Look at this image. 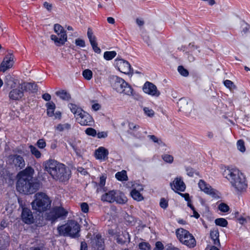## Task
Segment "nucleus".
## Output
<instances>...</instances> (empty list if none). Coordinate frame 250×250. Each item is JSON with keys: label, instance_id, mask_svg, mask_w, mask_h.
I'll list each match as a JSON object with an SVG mask.
<instances>
[{"label": "nucleus", "instance_id": "obj_1", "mask_svg": "<svg viewBox=\"0 0 250 250\" xmlns=\"http://www.w3.org/2000/svg\"><path fill=\"white\" fill-rule=\"evenodd\" d=\"M34 169L28 167L17 175V190L24 194H31L40 188V183L33 178Z\"/></svg>", "mask_w": 250, "mask_h": 250}, {"label": "nucleus", "instance_id": "obj_2", "mask_svg": "<svg viewBox=\"0 0 250 250\" xmlns=\"http://www.w3.org/2000/svg\"><path fill=\"white\" fill-rule=\"evenodd\" d=\"M44 170L55 181L63 182L67 181L70 171L63 164L53 159H49L43 163Z\"/></svg>", "mask_w": 250, "mask_h": 250}, {"label": "nucleus", "instance_id": "obj_3", "mask_svg": "<svg viewBox=\"0 0 250 250\" xmlns=\"http://www.w3.org/2000/svg\"><path fill=\"white\" fill-rule=\"evenodd\" d=\"M226 178L238 193L246 190L248 183L246 176L237 168H228L225 171Z\"/></svg>", "mask_w": 250, "mask_h": 250}, {"label": "nucleus", "instance_id": "obj_4", "mask_svg": "<svg viewBox=\"0 0 250 250\" xmlns=\"http://www.w3.org/2000/svg\"><path fill=\"white\" fill-rule=\"evenodd\" d=\"M34 198L31 203L33 210L41 212L50 208L51 200L45 193L38 192L34 195Z\"/></svg>", "mask_w": 250, "mask_h": 250}, {"label": "nucleus", "instance_id": "obj_5", "mask_svg": "<svg viewBox=\"0 0 250 250\" xmlns=\"http://www.w3.org/2000/svg\"><path fill=\"white\" fill-rule=\"evenodd\" d=\"M57 230L60 235L78 237L80 236V226L76 221L71 220L58 227Z\"/></svg>", "mask_w": 250, "mask_h": 250}, {"label": "nucleus", "instance_id": "obj_6", "mask_svg": "<svg viewBox=\"0 0 250 250\" xmlns=\"http://www.w3.org/2000/svg\"><path fill=\"white\" fill-rule=\"evenodd\" d=\"M176 235L179 241L189 248L196 246V241L193 236L188 231L183 228H179L176 230Z\"/></svg>", "mask_w": 250, "mask_h": 250}, {"label": "nucleus", "instance_id": "obj_7", "mask_svg": "<svg viewBox=\"0 0 250 250\" xmlns=\"http://www.w3.org/2000/svg\"><path fill=\"white\" fill-rule=\"evenodd\" d=\"M55 34L51 36V39L57 46L63 45L67 41V35L64 28L59 24H55L54 27Z\"/></svg>", "mask_w": 250, "mask_h": 250}, {"label": "nucleus", "instance_id": "obj_8", "mask_svg": "<svg viewBox=\"0 0 250 250\" xmlns=\"http://www.w3.org/2000/svg\"><path fill=\"white\" fill-rule=\"evenodd\" d=\"M114 86L118 92L127 95H132L133 89L125 81L120 78L116 77Z\"/></svg>", "mask_w": 250, "mask_h": 250}, {"label": "nucleus", "instance_id": "obj_9", "mask_svg": "<svg viewBox=\"0 0 250 250\" xmlns=\"http://www.w3.org/2000/svg\"><path fill=\"white\" fill-rule=\"evenodd\" d=\"M9 164L16 168L21 169L25 167V164L23 158L18 155H10L8 158Z\"/></svg>", "mask_w": 250, "mask_h": 250}, {"label": "nucleus", "instance_id": "obj_10", "mask_svg": "<svg viewBox=\"0 0 250 250\" xmlns=\"http://www.w3.org/2000/svg\"><path fill=\"white\" fill-rule=\"evenodd\" d=\"M14 64V56L12 53H9L4 58L0 64V71L4 72L11 68Z\"/></svg>", "mask_w": 250, "mask_h": 250}, {"label": "nucleus", "instance_id": "obj_11", "mask_svg": "<svg viewBox=\"0 0 250 250\" xmlns=\"http://www.w3.org/2000/svg\"><path fill=\"white\" fill-rule=\"evenodd\" d=\"M67 214V211L63 208L61 207L56 208L50 212L47 216V218L48 220L54 221L60 217L66 216Z\"/></svg>", "mask_w": 250, "mask_h": 250}, {"label": "nucleus", "instance_id": "obj_12", "mask_svg": "<svg viewBox=\"0 0 250 250\" xmlns=\"http://www.w3.org/2000/svg\"><path fill=\"white\" fill-rule=\"evenodd\" d=\"M144 92L152 96L158 97L160 95V91L153 83L146 82L143 87Z\"/></svg>", "mask_w": 250, "mask_h": 250}, {"label": "nucleus", "instance_id": "obj_13", "mask_svg": "<svg viewBox=\"0 0 250 250\" xmlns=\"http://www.w3.org/2000/svg\"><path fill=\"white\" fill-rule=\"evenodd\" d=\"M76 118L82 125H91L93 123L92 117L83 110L81 114L76 115Z\"/></svg>", "mask_w": 250, "mask_h": 250}, {"label": "nucleus", "instance_id": "obj_14", "mask_svg": "<svg viewBox=\"0 0 250 250\" xmlns=\"http://www.w3.org/2000/svg\"><path fill=\"white\" fill-rule=\"evenodd\" d=\"M115 61L120 71L125 74H129L131 72L130 65L127 62L122 59H116Z\"/></svg>", "mask_w": 250, "mask_h": 250}, {"label": "nucleus", "instance_id": "obj_15", "mask_svg": "<svg viewBox=\"0 0 250 250\" xmlns=\"http://www.w3.org/2000/svg\"><path fill=\"white\" fill-rule=\"evenodd\" d=\"M108 155V150L103 146L99 147L95 150L94 153L96 158L100 160H105L107 159Z\"/></svg>", "mask_w": 250, "mask_h": 250}, {"label": "nucleus", "instance_id": "obj_16", "mask_svg": "<svg viewBox=\"0 0 250 250\" xmlns=\"http://www.w3.org/2000/svg\"><path fill=\"white\" fill-rule=\"evenodd\" d=\"M46 105L47 107V113L49 116H54L55 119H61V113L60 111L56 112L55 113H54L56 106L54 103L52 102L47 103Z\"/></svg>", "mask_w": 250, "mask_h": 250}, {"label": "nucleus", "instance_id": "obj_17", "mask_svg": "<svg viewBox=\"0 0 250 250\" xmlns=\"http://www.w3.org/2000/svg\"><path fill=\"white\" fill-rule=\"evenodd\" d=\"M172 189L174 191H184L186 189V185L181 178H176L171 184Z\"/></svg>", "mask_w": 250, "mask_h": 250}, {"label": "nucleus", "instance_id": "obj_18", "mask_svg": "<svg viewBox=\"0 0 250 250\" xmlns=\"http://www.w3.org/2000/svg\"><path fill=\"white\" fill-rule=\"evenodd\" d=\"M23 89L20 88V84L17 88L12 90L9 93V98L13 100H19L23 96Z\"/></svg>", "mask_w": 250, "mask_h": 250}, {"label": "nucleus", "instance_id": "obj_19", "mask_svg": "<svg viewBox=\"0 0 250 250\" xmlns=\"http://www.w3.org/2000/svg\"><path fill=\"white\" fill-rule=\"evenodd\" d=\"M22 221L26 224H31L33 222V216L29 209L24 208L22 210L21 214Z\"/></svg>", "mask_w": 250, "mask_h": 250}, {"label": "nucleus", "instance_id": "obj_20", "mask_svg": "<svg viewBox=\"0 0 250 250\" xmlns=\"http://www.w3.org/2000/svg\"><path fill=\"white\" fill-rule=\"evenodd\" d=\"M87 36L94 51L96 53H100L101 49L98 47V45L96 41V37L93 36L92 31L90 28H88L87 31Z\"/></svg>", "mask_w": 250, "mask_h": 250}, {"label": "nucleus", "instance_id": "obj_21", "mask_svg": "<svg viewBox=\"0 0 250 250\" xmlns=\"http://www.w3.org/2000/svg\"><path fill=\"white\" fill-rule=\"evenodd\" d=\"M116 195V192L115 190H110L102 195L101 196V200L103 202L113 203L115 200Z\"/></svg>", "mask_w": 250, "mask_h": 250}, {"label": "nucleus", "instance_id": "obj_22", "mask_svg": "<svg viewBox=\"0 0 250 250\" xmlns=\"http://www.w3.org/2000/svg\"><path fill=\"white\" fill-rule=\"evenodd\" d=\"M198 185L201 190L204 192L210 195L215 194L214 189L209 185H207L203 180H200Z\"/></svg>", "mask_w": 250, "mask_h": 250}, {"label": "nucleus", "instance_id": "obj_23", "mask_svg": "<svg viewBox=\"0 0 250 250\" xmlns=\"http://www.w3.org/2000/svg\"><path fill=\"white\" fill-rule=\"evenodd\" d=\"M20 88L23 91H30L32 92L37 90V86L36 84L31 83H24L20 84Z\"/></svg>", "mask_w": 250, "mask_h": 250}, {"label": "nucleus", "instance_id": "obj_24", "mask_svg": "<svg viewBox=\"0 0 250 250\" xmlns=\"http://www.w3.org/2000/svg\"><path fill=\"white\" fill-rule=\"evenodd\" d=\"M210 237L212 240L214 245L217 246H220V243L219 239V233L217 229L214 228L210 231Z\"/></svg>", "mask_w": 250, "mask_h": 250}, {"label": "nucleus", "instance_id": "obj_25", "mask_svg": "<svg viewBox=\"0 0 250 250\" xmlns=\"http://www.w3.org/2000/svg\"><path fill=\"white\" fill-rule=\"evenodd\" d=\"M117 242L121 244L130 242V236L127 232L125 231L119 234L117 238Z\"/></svg>", "mask_w": 250, "mask_h": 250}, {"label": "nucleus", "instance_id": "obj_26", "mask_svg": "<svg viewBox=\"0 0 250 250\" xmlns=\"http://www.w3.org/2000/svg\"><path fill=\"white\" fill-rule=\"evenodd\" d=\"M4 83L7 86L10 88H14L16 86V80L10 75L5 77Z\"/></svg>", "mask_w": 250, "mask_h": 250}, {"label": "nucleus", "instance_id": "obj_27", "mask_svg": "<svg viewBox=\"0 0 250 250\" xmlns=\"http://www.w3.org/2000/svg\"><path fill=\"white\" fill-rule=\"evenodd\" d=\"M127 199L123 193L121 192H120L118 193H116L115 202L117 203L124 204L127 202Z\"/></svg>", "mask_w": 250, "mask_h": 250}, {"label": "nucleus", "instance_id": "obj_28", "mask_svg": "<svg viewBox=\"0 0 250 250\" xmlns=\"http://www.w3.org/2000/svg\"><path fill=\"white\" fill-rule=\"evenodd\" d=\"M69 107L71 112L75 115V117L76 115H80V114L82 113L83 110L74 104H69Z\"/></svg>", "mask_w": 250, "mask_h": 250}, {"label": "nucleus", "instance_id": "obj_29", "mask_svg": "<svg viewBox=\"0 0 250 250\" xmlns=\"http://www.w3.org/2000/svg\"><path fill=\"white\" fill-rule=\"evenodd\" d=\"M55 128L56 129L60 132L69 130L71 128V125L68 123H65L64 124H60L58 125Z\"/></svg>", "mask_w": 250, "mask_h": 250}, {"label": "nucleus", "instance_id": "obj_30", "mask_svg": "<svg viewBox=\"0 0 250 250\" xmlns=\"http://www.w3.org/2000/svg\"><path fill=\"white\" fill-rule=\"evenodd\" d=\"M56 94L64 100H68L70 99V94L63 90L56 92Z\"/></svg>", "mask_w": 250, "mask_h": 250}, {"label": "nucleus", "instance_id": "obj_31", "mask_svg": "<svg viewBox=\"0 0 250 250\" xmlns=\"http://www.w3.org/2000/svg\"><path fill=\"white\" fill-rule=\"evenodd\" d=\"M106 179V176L104 175H103L100 177V182L98 184L99 188H98L97 189L98 192L101 191L102 188L103 189L104 191H105V188H104V187L105 185Z\"/></svg>", "mask_w": 250, "mask_h": 250}, {"label": "nucleus", "instance_id": "obj_32", "mask_svg": "<svg viewBox=\"0 0 250 250\" xmlns=\"http://www.w3.org/2000/svg\"><path fill=\"white\" fill-rule=\"evenodd\" d=\"M116 178L119 181H126L127 180V176L125 170H122L121 172H118L116 174Z\"/></svg>", "mask_w": 250, "mask_h": 250}, {"label": "nucleus", "instance_id": "obj_33", "mask_svg": "<svg viewBox=\"0 0 250 250\" xmlns=\"http://www.w3.org/2000/svg\"><path fill=\"white\" fill-rule=\"evenodd\" d=\"M131 195L134 199L139 201L143 199L142 194L136 189H133L131 191Z\"/></svg>", "mask_w": 250, "mask_h": 250}, {"label": "nucleus", "instance_id": "obj_34", "mask_svg": "<svg viewBox=\"0 0 250 250\" xmlns=\"http://www.w3.org/2000/svg\"><path fill=\"white\" fill-rule=\"evenodd\" d=\"M116 55L115 51H106L104 53V57L106 60H110L114 58Z\"/></svg>", "mask_w": 250, "mask_h": 250}, {"label": "nucleus", "instance_id": "obj_35", "mask_svg": "<svg viewBox=\"0 0 250 250\" xmlns=\"http://www.w3.org/2000/svg\"><path fill=\"white\" fill-rule=\"evenodd\" d=\"M215 223L216 225L222 227H226L228 225V221L224 218H217L215 220Z\"/></svg>", "mask_w": 250, "mask_h": 250}, {"label": "nucleus", "instance_id": "obj_36", "mask_svg": "<svg viewBox=\"0 0 250 250\" xmlns=\"http://www.w3.org/2000/svg\"><path fill=\"white\" fill-rule=\"evenodd\" d=\"M83 76L87 80H90L92 78L93 73L90 69H85L83 72Z\"/></svg>", "mask_w": 250, "mask_h": 250}, {"label": "nucleus", "instance_id": "obj_37", "mask_svg": "<svg viewBox=\"0 0 250 250\" xmlns=\"http://www.w3.org/2000/svg\"><path fill=\"white\" fill-rule=\"evenodd\" d=\"M30 151L32 154H33L37 158H39L41 157V153L40 151L35 146H30Z\"/></svg>", "mask_w": 250, "mask_h": 250}, {"label": "nucleus", "instance_id": "obj_38", "mask_svg": "<svg viewBox=\"0 0 250 250\" xmlns=\"http://www.w3.org/2000/svg\"><path fill=\"white\" fill-rule=\"evenodd\" d=\"M140 250H150V245L147 242H141L139 244Z\"/></svg>", "mask_w": 250, "mask_h": 250}, {"label": "nucleus", "instance_id": "obj_39", "mask_svg": "<svg viewBox=\"0 0 250 250\" xmlns=\"http://www.w3.org/2000/svg\"><path fill=\"white\" fill-rule=\"evenodd\" d=\"M218 208L221 211L223 212H228L229 209V207L226 204L224 203L220 204Z\"/></svg>", "mask_w": 250, "mask_h": 250}, {"label": "nucleus", "instance_id": "obj_40", "mask_svg": "<svg viewBox=\"0 0 250 250\" xmlns=\"http://www.w3.org/2000/svg\"><path fill=\"white\" fill-rule=\"evenodd\" d=\"M224 85L229 90H232L233 89H235L236 88L235 85L230 80H226L224 82Z\"/></svg>", "mask_w": 250, "mask_h": 250}, {"label": "nucleus", "instance_id": "obj_41", "mask_svg": "<svg viewBox=\"0 0 250 250\" xmlns=\"http://www.w3.org/2000/svg\"><path fill=\"white\" fill-rule=\"evenodd\" d=\"M237 148L241 152H244L246 150L244 142L243 140H240L238 141L237 143Z\"/></svg>", "mask_w": 250, "mask_h": 250}, {"label": "nucleus", "instance_id": "obj_42", "mask_svg": "<svg viewBox=\"0 0 250 250\" xmlns=\"http://www.w3.org/2000/svg\"><path fill=\"white\" fill-rule=\"evenodd\" d=\"M46 142L43 139H39L37 142V146L41 149L44 148L46 146Z\"/></svg>", "mask_w": 250, "mask_h": 250}, {"label": "nucleus", "instance_id": "obj_43", "mask_svg": "<svg viewBox=\"0 0 250 250\" xmlns=\"http://www.w3.org/2000/svg\"><path fill=\"white\" fill-rule=\"evenodd\" d=\"M163 159L167 163H171L173 161V157L170 155L166 154L162 156Z\"/></svg>", "mask_w": 250, "mask_h": 250}, {"label": "nucleus", "instance_id": "obj_44", "mask_svg": "<svg viewBox=\"0 0 250 250\" xmlns=\"http://www.w3.org/2000/svg\"><path fill=\"white\" fill-rule=\"evenodd\" d=\"M179 72L184 76H187L188 75V72L187 70L185 69L182 66H179L178 68Z\"/></svg>", "mask_w": 250, "mask_h": 250}, {"label": "nucleus", "instance_id": "obj_45", "mask_svg": "<svg viewBox=\"0 0 250 250\" xmlns=\"http://www.w3.org/2000/svg\"><path fill=\"white\" fill-rule=\"evenodd\" d=\"M125 220L130 225H133L135 222V218L132 216L127 215L125 217Z\"/></svg>", "mask_w": 250, "mask_h": 250}, {"label": "nucleus", "instance_id": "obj_46", "mask_svg": "<svg viewBox=\"0 0 250 250\" xmlns=\"http://www.w3.org/2000/svg\"><path fill=\"white\" fill-rule=\"evenodd\" d=\"M85 133L88 135L92 136H95L96 135V131L92 128H88L85 130Z\"/></svg>", "mask_w": 250, "mask_h": 250}, {"label": "nucleus", "instance_id": "obj_47", "mask_svg": "<svg viewBox=\"0 0 250 250\" xmlns=\"http://www.w3.org/2000/svg\"><path fill=\"white\" fill-rule=\"evenodd\" d=\"M81 210L84 213L88 212L89 210V207L86 203H83L81 204Z\"/></svg>", "mask_w": 250, "mask_h": 250}, {"label": "nucleus", "instance_id": "obj_48", "mask_svg": "<svg viewBox=\"0 0 250 250\" xmlns=\"http://www.w3.org/2000/svg\"><path fill=\"white\" fill-rule=\"evenodd\" d=\"M144 110L145 113L149 117H152L154 114V111L148 107H145L144 108Z\"/></svg>", "mask_w": 250, "mask_h": 250}, {"label": "nucleus", "instance_id": "obj_49", "mask_svg": "<svg viewBox=\"0 0 250 250\" xmlns=\"http://www.w3.org/2000/svg\"><path fill=\"white\" fill-rule=\"evenodd\" d=\"M75 43L77 46L83 47L85 46V42L83 40L78 39L75 41Z\"/></svg>", "mask_w": 250, "mask_h": 250}, {"label": "nucleus", "instance_id": "obj_50", "mask_svg": "<svg viewBox=\"0 0 250 250\" xmlns=\"http://www.w3.org/2000/svg\"><path fill=\"white\" fill-rule=\"evenodd\" d=\"M160 205L161 208H166L167 206V202L164 198L161 199Z\"/></svg>", "mask_w": 250, "mask_h": 250}, {"label": "nucleus", "instance_id": "obj_51", "mask_svg": "<svg viewBox=\"0 0 250 250\" xmlns=\"http://www.w3.org/2000/svg\"><path fill=\"white\" fill-rule=\"evenodd\" d=\"M43 7L48 11H50L52 8V5L47 2H44L43 3Z\"/></svg>", "mask_w": 250, "mask_h": 250}, {"label": "nucleus", "instance_id": "obj_52", "mask_svg": "<svg viewBox=\"0 0 250 250\" xmlns=\"http://www.w3.org/2000/svg\"><path fill=\"white\" fill-rule=\"evenodd\" d=\"M155 245L156 248L159 250H162L164 249V246L161 242H157Z\"/></svg>", "mask_w": 250, "mask_h": 250}, {"label": "nucleus", "instance_id": "obj_53", "mask_svg": "<svg viewBox=\"0 0 250 250\" xmlns=\"http://www.w3.org/2000/svg\"><path fill=\"white\" fill-rule=\"evenodd\" d=\"M42 97L46 101H49L51 98V95L48 93L43 94Z\"/></svg>", "mask_w": 250, "mask_h": 250}, {"label": "nucleus", "instance_id": "obj_54", "mask_svg": "<svg viewBox=\"0 0 250 250\" xmlns=\"http://www.w3.org/2000/svg\"><path fill=\"white\" fill-rule=\"evenodd\" d=\"M80 250H87V244L85 242H82Z\"/></svg>", "mask_w": 250, "mask_h": 250}, {"label": "nucleus", "instance_id": "obj_55", "mask_svg": "<svg viewBox=\"0 0 250 250\" xmlns=\"http://www.w3.org/2000/svg\"><path fill=\"white\" fill-rule=\"evenodd\" d=\"M97 136L99 138H105L107 136V133L104 132H101L97 134Z\"/></svg>", "mask_w": 250, "mask_h": 250}, {"label": "nucleus", "instance_id": "obj_56", "mask_svg": "<svg viewBox=\"0 0 250 250\" xmlns=\"http://www.w3.org/2000/svg\"><path fill=\"white\" fill-rule=\"evenodd\" d=\"M136 22L139 26H142L144 24V21L142 18H137L136 19Z\"/></svg>", "mask_w": 250, "mask_h": 250}, {"label": "nucleus", "instance_id": "obj_57", "mask_svg": "<svg viewBox=\"0 0 250 250\" xmlns=\"http://www.w3.org/2000/svg\"><path fill=\"white\" fill-rule=\"evenodd\" d=\"M129 127L130 129L134 130L136 128H138L139 127V126L136 125H134L133 123H129Z\"/></svg>", "mask_w": 250, "mask_h": 250}, {"label": "nucleus", "instance_id": "obj_58", "mask_svg": "<svg viewBox=\"0 0 250 250\" xmlns=\"http://www.w3.org/2000/svg\"><path fill=\"white\" fill-rule=\"evenodd\" d=\"M101 106L99 104H94L92 105V108L93 110L97 111L100 108Z\"/></svg>", "mask_w": 250, "mask_h": 250}, {"label": "nucleus", "instance_id": "obj_59", "mask_svg": "<svg viewBox=\"0 0 250 250\" xmlns=\"http://www.w3.org/2000/svg\"><path fill=\"white\" fill-rule=\"evenodd\" d=\"M107 21L110 24H114L115 22V20L112 17H108L107 19Z\"/></svg>", "mask_w": 250, "mask_h": 250}, {"label": "nucleus", "instance_id": "obj_60", "mask_svg": "<svg viewBox=\"0 0 250 250\" xmlns=\"http://www.w3.org/2000/svg\"><path fill=\"white\" fill-rule=\"evenodd\" d=\"M148 137L151 139L153 142L155 143L158 142V138L154 135H149Z\"/></svg>", "mask_w": 250, "mask_h": 250}, {"label": "nucleus", "instance_id": "obj_61", "mask_svg": "<svg viewBox=\"0 0 250 250\" xmlns=\"http://www.w3.org/2000/svg\"><path fill=\"white\" fill-rule=\"evenodd\" d=\"M179 193L181 196H183L187 201H190V200H189V194H188V193L182 194V193Z\"/></svg>", "mask_w": 250, "mask_h": 250}, {"label": "nucleus", "instance_id": "obj_62", "mask_svg": "<svg viewBox=\"0 0 250 250\" xmlns=\"http://www.w3.org/2000/svg\"><path fill=\"white\" fill-rule=\"evenodd\" d=\"M238 220L241 225L244 224L246 222V219L243 217H241L239 218Z\"/></svg>", "mask_w": 250, "mask_h": 250}, {"label": "nucleus", "instance_id": "obj_63", "mask_svg": "<svg viewBox=\"0 0 250 250\" xmlns=\"http://www.w3.org/2000/svg\"><path fill=\"white\" fill-rule=\"evenodd\" d=\"M193 211V216H194L196 218H198L200 216L199 214L197 212L195 209H194Z\"/></svg>", "mask_w": 250, "mask_h": 250}, {"label": "nucleus", "instance_id": "obj_64", "mask_svg": "<svg viewBox=\"0 0 250 250\" xmlns=\"http://www.w3.org/2000/svg\"><path fill=\"white\" fill-rule=\"evenodd\" d=\"M210 250H219L216 247L212 246L210 248Z\"/></svg>", "mask_w": 250, "mask_h": 250}]
</instances>
